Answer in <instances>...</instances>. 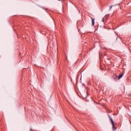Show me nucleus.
I'll return each mask as SVG.
<instances>
[{
	"instance_id": "nucleus-4",
	"label": "nucleus",
	"mask_w": 131,
	"mask_h": 131,
	"mask_svg": "<svg viewBox=\"0 0 131 131\" xmlns=\"http://www.w3.org/2000/svg\"><path fill=\"white\" fill-rule=\"evenodd\" d=\"M113 7V5L110 7V10H111V9H112V7Z\"/></svg>"
},
{
	"instance_id": "nucleus-6",
	"label": "nucleus",
	"mask_w": 131,
	"mask_h": 131,
	"mask_svg": "<svg viewBox=\"0 0 131 131\" xmlns=\"http://www.w3.org/2000/svg\"><path fill=\"white\" fill-rule=\"evenodd\" d=\"M109 16H110V15H109V14H106V15H105V17H109Z\"/></svg>"
},
{
	"instance_id": "nucleus-3",
	"label": "nucleus",
	"mask_w": 131,
	"mask_h": 131,
	"mask_svg": "<svg viewBox=\"0 0 131 131\" xmlns=\"http://www.w3.org/2000/svg\"><path fill=\"white\" fill-rule=\"evenodd\" d=\"M123 74H124L123 73H122V74H120L118 77V79H120V78H121V77L123 76Z\"/></svg>"
},
{
	"instance_id": "nucleus-7",
	"label": "nucleus",
	"mask_w": 131,
	"mask_h": 131,
	"mask_svg": "<svg viewBox=\"0 0 131 131\" xmlns=\"http://www.w3.org/2000/svg\"><path fill=\"white\" fill-rule=\"evenodd\" d=\"M30 131H33V130H32V129H30Z\"/></svg>"
},
{
	"instance_id": "nucleus-8",
	"label": "nucleus",
	"mask_w": 131,
	"mask_h": 131,
	"mask_svg": "<svg viewBox=\"0 0 131 131\" xmlns=\"http://www.w3.org/2000/svg\"><path fill=\"white\" fill-rule=\"evenodd\" d=\"M104 56H106V54H104Z\"/></svg>"
},
{
	"instance_id": "nucleus-5",
	"label": "nucleus",
	"mask_w": 131,
	"mask_h": 131,
	"mask_svg": "<svg viewBox=\"0 0 131 131\" xmlns=\"http://www.w3.org/2000/svg\"><path fill=\"white\" fill-rule=\"evenodd\" d=\"M105 21V19L104 18H102V21L104 22Z\"/></svg>"
},
{
	"instance_id": "nucleus-1",
	"label": "nucleus",
	"mask_w": 131,
	"mask_h": 131,
	"mask_svg": "<svg viewBox=\"0 0 131 131\" xmlns=\"http://www.w3.org/2000/svg\"><path fill=\"white\" fill-rule=\"evenodd\" d=\"M109 118L111 120V122L112 123L113 128H114V127H115V126L114 125V121L111 117L110 116Z\"/></svg>"
},
{
	"instance_id": "nucleus-9",
	"label": "nucleus",
	"mask_w": 131,
	"mask_h": 131,
	"mask_svg": "<svg viewBox=\"0 0 131 131\" xmlns=\"http://www.w3.org/2000/svg\"><path fill=\"white\" fill-rule=\"evenodd\" d=\"M131 96H130V94L129 95V97H130Z\"/></svg>"
},
{
	"instance_id": "nucleus-2",
	"label": "nucleus",
	"mask_w": 131,
	"mask_h": 131,
	"mask_svg": "<svg viewBox=\"0 0 131 131\" xmlns=\"http://www.w3.org/2000/svg\"><path fill=\"white\" fill-rule=\"evenodd\" d=\"M92 19V26H94L95 25V18L91 17Z\"/></svg>"
},
{
	"instance_id": "nucleus-10",
	"label": "nucleus",
	"mask_w": 131,
	"mask_h": 131,
	"mask_svg": "<svg viewBox=\"0 0 131 131\" xmlns=\"http://www.w3.org/2000/svg\"><path fill=\"white\" fill-rule=\"evenodd\" d=\"M58 1H61V0H58Z\"/></svg>"
}]
</instances>
